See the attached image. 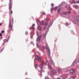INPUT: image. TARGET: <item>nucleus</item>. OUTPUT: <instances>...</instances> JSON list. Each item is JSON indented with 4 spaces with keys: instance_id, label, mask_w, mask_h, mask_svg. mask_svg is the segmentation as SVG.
<instances>
[{
    "instance_id": "f257e3e1",
    "label": "nucleus",
    "mask_w": 79,
    "mask_h": 79,
    "mask_svg": "<svg viewBox=\"0 0 79 79\" xmlns=\"http://www.w3.org/2000/svg\"><path fill=\"white\" fill-rule=\"evenodd\" d=\"M46 49L47 50V51L48 52V55L50 56V48H49V47L48 46H47L46 47Z\"/></svg>"
},
{
    "instance_id": "f03ea898",
    "label": "nucleus",
    "mask_w": 79,
    "mask_h": 79,
    "mask_svg": "<svg viewBox=\"0 0 79 79\" xmlns=\"http://www.w3.org/2000/svg\"><path fill=\"white\" fill-rule=\"evenodd\" d=\"M35 58L36 60H38V61H40V57H39V56H36Z\"/></svg>"
},
{
    "instance_id": "7ed1b4c3",
    "label": "nucleus",
    "mask_w": 79,
    "mask_h": 79,
    "mask_svg": "<svg viewBox=\"0 0 79 79\" xmlns=\"http://www.w3.org/2000/svg\"><path fill=\"white\" fill-rule=\"evenodd\" d=\"M36 23H37L38 25H41V23H40L39 20H36Z\"/></svg>"
},
{
    "instance_id": "20e7f679",
    "label": "nucleus",
    "mask_w": 79,
    "mask_h": 79,
    "mask_svg": "<svg viewBox=\"0 0 79 79\" xmlns=\"http://www.w3.org/2000/svg\"><path fill=\"white\" fill-rule=\"evenodd\" d=\"M52 74H53V75H54V74H56V71L55 70H52Z\"/></svg>"
},
{
    "instance_id": "39448f33",
    "label": "nucleus",
    "mask_w": 79,
    "mask_h": 79,
    "mask_svg": "<svg viewBox=\"0 0 79 79\" xmlns=\"http://www.w3.org/2000/svg\"><path fill=\"white\" fill-rule=\"evenodd\" d=\"M37 42H40V36H38L37 39Z\"/></svg>"
},
{
    "instance_id": "423d86ee",
    "label": "nucleus",
    "mask_w": 79,
    "mask_h": 79,
    "mask_svg": "<svg viewBox=\"0 0 79 79\" xmlns=\"http://www.w3.org/2000/svg\"><path fill=\"white\" fill-rule=\"evenodd\" d=\"M70 73H71V74H73V73H74V70H73V69H71L70 70Z\"/></svg>"
},
{
    "instance_id": "0eeeda50",
    "label": "nucleus",
    "mask_w": 79,
    "mask_h": 79,
    "mask_svg": "<svg viewBox=\"0 0 79 79\" xmlns=\"http://www.w3.org/2000/svg\"><path fill=\"white\" fill-rule=\"evenodd\" d=\"M37 29H38V30H39V31H41V27H40V26H39L38 27Z\"/></svg>"
},
{
    "instance_id": "6e6552de",
    "label": "nucleus",
    "mask_w": 79,
    "mask_h": 79,
    "mask_svg": "<svg viewBox=\"0 0 79 79\" xmlns=\"http://www.w3.org/2000/svg\"><path fill=\"white\" fill-rule=\"evenodd\" d=\"M73 8H77V7H78V6L76 5H74L73 6Z\"/></svg>"
},
{
    "instance_id": "1a4fd4ad",
    "label": "nucleus",
    "mask_w": 79,
    "mask_h": 79,
    "mask_svg": "<svg viewBox=\"0 0 79 79\" xmlns=\"http://www.w3.org/2000/svg\"><path fill=\"white\" fill-rule=\"evenodd\" d=\"M40 69H42L43 68V66H42V64H40Z\"/></svg>"
},
{
    "instance_id": "9d476101",
    "label": "nucleus",
    "mask_w": 79,
    "mask_h": 79,
    "mask_svg": "<svg viewBox=\"0 0 79 79\" xmlns=\"http://www.w3.org/2000/svg\"><path fill=\"white\" fill-rule=\"evenodd\" d=\"M50 63H51V64H54V62H53L52 60H50Z\"/></svg>"
},
{
    "instance_id": "9b49d317",
    "label": "nucleus",
    "mask_w": 79,
    "mask_h": 79,
    "mask_svg": "<svg viewBox=\"0 0 79 79\" xmlns=\"http://www.w3.org/2000/svg\"><path fill=\"white\" fill-rule=\"evenodd\" d=\"M10 39V36H8V37L6 41V42H8V40H9V39Z\"/></svg>"
},
{
    "instance_id": "f8f14e48",
    "label": "nucleus",
    "mask_w": 79,
    "mask_h": 79,
    "mask_svg": "<svg viewBox=\"0 0 79 79\" xmlns=\"http://www.w3.org/2000/svg\"><path fill=\"white\" fill-rule=\"evenodd\" d=\"M42 24L43 25H45V26H46V25H47L48 24V23H45V22H44L43 23H42Z\"/></svg>"
},
{
    "instance_id": "ddd939ff",
    "label": "nucleus",
    "mask_w": 79,
    "mask_h": 79,
    "mask_svg": "<svg viewBox=\"0 0 79 79\" xmlns=\"http://www.w3.org/2000/svg\"><path fill=\"white\" fill-rule=\"evenodd\" d=\"M68 14V13L66 12H64L63 13V14L64 15H66Z\"/></svg>"
},
{
    "instance_id": "4468645a",
    "label": "nucleus",
    "mask_w": 79,
    "mask_h": 79,
    "mask_svg": "<svg viewBox=\"0 0 79 79\" xmlns=\"http://www.w3.org/2000/svg\"><path fill=\"white\" fill-rule=\"evenodd\" d=\"M51 23H50V24L49 25V26H52V24H53V21H51Z\"/></svg>"
},
{
    "instance_id": "2eb2a0df",
    "label": "nucleus",
    "mask_w": 79,
    "mask_h": 79,
    "mask_svg": "<svg viewBox=\"0 0 79 79\" xmlns=\"http://www.w3.org/2000/svg\"><path fill=\"white\" fill-rule=\"evenodd\" d=\"M45 20H46V21L47 22H48V18H46L45 19Z\"/></svg>"
},
{
    "instance_id": "dca6fc26",
    "label": "nucleus",
    "mask_w": 79,
    "mask_h": 79,
    "mask_svg": "<svg viewBox=\"0 0 79 79\" xmlns=\"http://www.w3.org/2000/svg\"><path fill=\"white\" fill-rule=\"evenodd\" d=\"M35 68H38L39 66L38 65L36 64L35 65Z\"/></svg>"
},
{
    "instance_id": "f3484780",
    "label": "nucleus",
    "mask_w": 79,
    "mask_h": 79,
    "mask_svg": "<svg viewBox=\"0 0 79 79\" xmlns=\"http://www.w3.org/2000/svg\"><path fill=\"white\" fill-rule=\"evenodd\" d=\"M48 64H49L48 62L47 61L46 62V65H48Z\"/></svg>"
},
{
    "instance_id": "a211bd4d",
    "label": "nucleus",
    "mask_w": 79,
    "mask_h": 79,
    "mask_svg": "<svg viewBox=\"0 0 79 79\" xmlns=\"http://www.w3.org/2000/svg\"><path fill=\"white\" fill-rule=\"evenodd\" d=\"M4 32H5V31H4L3 30L2 31H1L2 34H3V33H4Z\"/></svg>"
},
{
    "instance_id": "6ab92c4d",
    "label": "nucleus",
    "mask_w": 79,
    "mask_h": 79,
    "mask_svg": "<svg viewBox=\"0 0 79 79\" xmlns=\"http://www.w3.org/2000/svg\"><path fill=\"white\" fill-rule=\"evenodd\" d=\"M72 3H76V2H75V1L73 0L72 1Z\"/></svg>"
},
{
    "instance_id": "aec40b11",
    "label": "nucleus",
    "mask_w": 79,
    "mask_h": 79,
    "mask_svg": "<svg viewBox=\"0 0 79 79\" xmlns=\"http://www.w3.org/2000/svg\"><path fill=\"white\" fill-rule=\"evenodd\" d=\"M58 8V6H56L54 8V10H56Z\"/></svg>"
},
{
    "instance_id": "412c9836",
    "label": "nucleus",
    "mask_w": 79,
    "mask_h": 79,
    "mask_svg": "<svg viewBox=\"0 0 79 79\" xmlns=\"http://www.w3.org/2000/svg\"><path fill=\"white\" fill-rule=\"evenodd\" d=\"M48 67L49 68H50V69H52V67L50 65H49Z\"/></svg>"
},
{
    "instance_id": "4be33fe9",
    "label": "nucleus",
    "mask_w": 79,
    "mask_h": 79,
    "mask_svg": "<svg viewBox=\"0 0 79 79\" xmlns=\"http://www.w3.org/2000/svg\"><path fill=\"white\" fill-rule=\"evenodd\" d=\"M42 15H45V13L43 12L42 13Z\"/></svg>"
},
{
    "instance_id": "5701e85b",
    "label": "nucleus",
    "mask_w": 79,
    "mask_h": 79,
    "mask_svg": "<svg viewBox=\"0 0 79 79\" xmlns=\"http://www.w3.org/2000/svg\"><path fill=\"white\" fill-rule=\"evenodd\" d=\"M74 77H72L70 78V79H74Z\"/></svg>"
},
{
    "instance_id": "b1692460",
    "label": "nucleus",
    "mask_w": 79,
    "mask_h": 79,
    "mask_svg": "<svg viewBox=\"0 0 79 79\" xmlns=\"http://www.w3.org/2000/svg\"><path fill=\"white\" fill-rule=\"evenodd\" d=\"M51 6L53 7V6H54V4L52 3L51 4Z\"/></svg>"
},
{
    "instance_id": "393cba45",
    "label": "nucleus",
    "mask_w": 79,
    "mask_h": 79,
    "mask_svg": "<svg viewBox=\"0 0 79 79\" xmlns=\"http://www.w3.org/2000/svg\"><path fill=\"white\" fill-rule=\"evenodd\" d=\"M54 9H55V8L53 7H52L51 9V10H54Z\"/></svg>"
},
{
    "instance_id": "a878e982",
    "label": "nucleus",
    "mask_w": 79,
    "mask_h": 79,
    "mask_svg": "<svg viewBox=\"0 0 79 79\" xmlns=\"http://www.w3.org/2000/svg\"><path fill=\"white\" fill-rule=\"evenodd\" d=\"M48 79V77L47 76H46L45 77V79Z\"/></svg>"
},
{
    "instance_id": "bb28decb",
    "label": "nucleus",
    "mask_w": 79,
    "mask_h": 79,
    "mask_svg": "<svg viewBox=\"0 0 79 79\" xmlns=\"http://www.w3.org/2000/svg\"><path fill=\"white\" fill-rule=\"evenodd\" d=\"M31 28L33 30H34V27H31Z\"/></svg>"
},
{
    "instance_id": "cd10ccee",
    "label": "nucleus",
    "mask_w": 79,
    "mask_h": 79,
    "mask_svg": "<svg viewBox=\"0 0 79 79\" xmlns=\"http://www.w3.org/2000/svg\"><path fill=\"white\" fill-rule=\"evenodd\" d=\"M3 49H4V48H3L1 50V52H2L3 50Z\"/></svg>"
},
{
    "instance_id": "c85d7f7f",
    "label": "nucleus",
    "mask_w": 79,
    "mask_h": 79,
    "mask_svg": "<svg viewBox=\"0 0 79 79\" xmlns=\"http://www.w3.org/2000/svg\"><path fill=\"white\" fill-rule=\"evenodd\" d=\"M6 39H4V40H3V42H4V43H5V42H6Z\"/></svg>"
},
{
    "instance_id": "c756f323",
    "label": "nucleus",
    "mask_w": 79,
    "mask_h": 79,
    "mask_svg": "<svg viewBox=\"0 0 79 79\" xmlns=\"http://www.w3.org/2000/svg\"><path fill=\"white\" fill-rule=\"evenodd\" d=\"M5 44V43L3 42V43L2 44V45H4Z\"/></svg>"
},
{
    "instance_id": "7c9ffc66",
    "label": "nucleus",
    "mask_w": 79,
    "mask_h": 79,
    "mask_svg": "<svg viewBox=\"0 0 79 79\" xmlns=\"http://www.w3.org/2000/svg\"><path fill=\"white\" fill-rule=\"evenodd\" d=\"M25 34H26V35H27V34H28V32H25Z\"/></svg>"
},
{
    "instance_id": "2f4dec72",
    "label": "nucleus",
    "mask_w": 79,
    "mask_h": 79,
    "mask_svg": "<svg viewBox=\"0 0 79 79\" xmlns=\"http://www.w3.org/2000/svg\"><path fill=\"white\" fill-rule=\"evenodd\" d=\"M0 37L2 36V33H0Z\"/></svg>"
},
{
    "instance_id": "473e14b6",
    "label": "nucleus",
    "mask_w": 79,
    "mask_h": 79,
    "mask_svg": "<svg viewBox=\"0 0 79 79\" xmlns=\"http://www.w3.org/2000/svg\"><path fill=\"white\" fill-rule=\"evenodd\" d=\"M68 13L69 14H70V13H71V12L70 11H69L68 12Z\"/></svg>"
},
{
    "instance_id": "72a5a7b5",
    "label": "nucleus",
    "mask_w": 79,
    "mask_h": 79,
    "mask_svg": "<svg viewBox=\"0 0 79 79\" xmlns=\"http://www.w3.org/2000/svg\"><path fill=\"white\" fill-rule=\"evenodd\" d=\"M43 37L44 38H45V35H43Z\"/></svg>"
},
{
    "instance_id": "f704fd0d",
    "label": "nucleus",
    "mask_w": 79,
    "mask_h": 79,
    "mask_svg": "<svg viewBox=\"0 0 79 79\" xmlns=\"http://www.w3.org/2000/svg\"><path fill=\"white\" fill-rule=\"evenodd\" d=\"M37 47H39V44H37Z\"/></svg>"
},
{
    "instance_id": "c9c22d12",
    "label": "nucleus",
    "mask_w": 79,
    "mask_h": 79,
    "mask_svg": "<svg viewBox=\"0 0 79 79\" xmlns=\"http://www.w3.org/2000/svg\"><path fill=\"white\" fill-rule=\"evenodd\" d=\"M35 26V24H33L32 25V27H33V26Z\"/></svg>"
},
{
    "instance_id": "e433bc0d",
    "label": "nucleus",
    "mask_w": 79,
    "mask_h": 79,
    "mask_svg": "<svg viewBox=\"0 0 79 79\" xmlns=\"http://www.w3.org/2000/svg\"><path fill=\"white\" fill-rule=\"evenodd\" d=\"M10 28L11 29V28H12V26L11 25L10 26Z\"/></svg>"
},
{
    "instance_id": "4c0bfd02",
    "label": "nucleus",
    "mask_w": 79,
    "mask_h": 79,
    "mask_svg": "<svg viewBox=\"0 0 79 79\" xmlns=\"http://www.w3.org/2000/svg\"><path fill=\"white\" fill-rule=\"evenodd\" d=\"M76 3H79V1H78L77 2H76Z\"/></svg>"
},
{
    "instance_id": "58836bf2",
    "label": "nucleus",
    "mask_w": 79,
    "mask_h": 79,
    "mask_svg": "<svg viewBox=\"0 0 79 79\" xmlns=\"http://www.w3.org/2000/svg\"><path fill=\"white\" fill-rule=\"evenodd\" d=\"M60 10H58L57 11V12H58V13H59V12H60Z\"/></svg>"
},
{
    "instance_id": "ea45409f",
    "label": "nucleus",
    "mask_w": 79,
    "mask_h": 79,
    "mask_svg": "<svg viewBox=\"0 0 79 79\" xmlns=\"http://www.w3.org/2000/svg\"><path fill=\"white\" fill-rule=\"evenodd\" d=\"M42 64H44V62H42Z\"/></svg>"
},
{
    "instance_id": "a19ab883",
    "label": "nucleus",
    "mask_w": 79,
    "mask_h": 79,
    "mask_svg": "<svg viewBox=\"0 0 79 79\" xmlns=\"http://www.w3.org/2000/svg\"><path fill=\"white\" fill-rule=\"evenodd\" d=\"M60 70H61V69H58V70H59V71H60Z\"/></svg>"
},
{
    "instance_id": "79ce46f5",
    "label": "nucleus",
    "mask_w": 79,
    "mask_h": 79,
    "mask_svg": "<svg viewBox=\"0 0 79 79\" xmlns=\"http://www.w3.org/2000/svg\"><path fill=\"white\" fill-rule=\"evenodd\" d=\"M77 21H78V23H79V20H77Z\"/></svg>"
},
{
    "instance_id": "37998d69",
    "label": "nucleus",
    "mask_w": 79,
    "mask_h": 79,
    "mask_svg": "<svg viewBox=\"0 0 79 79\" xmlns=\"http://www.w3.org/2000/svg\"><path fill=\"white\" fill-rule=\"evenodd\" d=\"M2 23H0V26H2Z\"/></svg>"
},
{
    "instance_id": "c03bdc74",
    "label": "nucleus",
    "mask_w": 79,
    "mask_h": 79,
    "mask_svg": "<svg viewBox=\"0 0 79 79\" xmlns=\"http://www.w3.org/2000/svg\"><path fill=\"white\" fill-rule=\"evenodd\" d=\"M46 29V28L45 27L44 28V30H45Z\"/></svg>"
},
{
    "instance_id": "a18cd8bd",
    "label": "nucleus",
    "mask_w": 79,
    "mask_h": 79,
    "mask_svg": "<svg viewBox=\"0 0 79 79\" xmlns=\"http://www.w3.org/2000/svg\"><path fill=\"white\" fill-rule=\"evenodd\" d=\"M69 24L68 23H66V26H68Z\"/></svg>"
},
{
    "instance_id": "49530a36",
    "label": "nucleus",
    "mask_w": 79,
    "mask_h": 79,
    "mask_svg": "<svg viewBox=\"0 0 79 79\" xmlns=\"http://www.w3.org/2000/svg\"><path fill=\"white\" fill-rule=\"evenodd\" d=\"M10 22L9 23V27H10Z\"/></svg>"
},
{
    "instance_id": "de8ad7c7",
    "label": "nucleus",
    "mask_w": 79,
    "mask_h": 79,
    "mask_svg": "<svg viewBox=\"0 0 79 79\" xmlns=\"http://www.w3.org/2000/svg\"><path fill=\"white\" fill-rule=\"evenodd\" d=\"M57 79H60V78L58 77L57 78Z\"/></svg>"
},
{
    "instance_id": "09e8293b",
    "label": "nucleus",
    "mask_w": 79,
    "mask_h": 79,
    "mask_svg": "<svg viewBox=\"0 0 79 79\" xmlns=\"http://www.w3.org/2000/svg\"><path fill=\"white\" fill-rule=\"evenodd\" d=\"M43 48L44 49V48H45V47H43Z\"/></svg>"
},
{
    "instance_id": "8fccbe9b",
    "label": "nucleus",
    "mask_w": 79,
    "mask_h": 79,
    "mask_svg": "<svg viewBox=\"0 0 79 79\" xmlns=\"http://www.w3.org/2000/svg\"><path fill=\"white\" fill-rule=\"evenodd\" d=\"M2 39V37H1V38H0V39Z\"/></svg>"
},
{
    "instance_id": "3c124183",
    "label": "nucleus",
    "mask_w": 79,
    "mask_h": 79,
    "mask_svg": "<svg viewBox=\"0 0 79 79\" xmlns=\"http://www.w3.org/2000/svg\"><path fill=\"white\" fill-rule=\"evenodd\" d=\"M37 35H39V34H38V32H37Z\"/></svg>"
},
{
    "instance_id": "603ef678",
    "label": "nucleus",
    "mask_w": 79,
    "mask_h": 79,
    "mask_svg": "<svg viewBox=\"0 0 79 79\" xmlns=\"http://www.w3.org/2000/svg\"><path fill=\"white\" fill-rule=\"evenodd\" d=\"M32 43H33V42H31V44H32Z\"/></svg>"
},
{
    "instance_id": "864d4df0",
    "label": "nucleus",
    "mask_w": 79,
    "mask_h": 79,
    "mask_svg": "<svg viewBox=\"0 0 79 79\" xmlns=\"http://www.w3.org/2000/svg\"><path fill=\"white\" fill-rule=\"evenodd\" d=\"M13 13V12L12 11H11V13Z\"/></svg>"
},
{
    "instance_id": "5fc2aeb1",
    "label": "nucleus",
    "mask_w": 79,
    "mask_h": 79,
    "mask_svg": "<svg viewBox=\"0 0 79 79\" xmlns=\"http://www.w3.org/2000/svg\"><path fill=\"white\" fill-rule=\"evenodd\" d=\"M52 11H53V10H51V12H52Z\"/></svg>"
},
{
    "instance_id": "6e6d98bb",
    "label": "nucleus",
    "mask_w": 79,
    "mask_h": 79,
    "mask_svg": "<svg viewBox=\"0 0 79 79\" xmlns=\"http://www.w3.org/2000/svg\"><path fill=\"white\" fill-rule=\"evenodd\" d=\"M9 8H10V6H9Z\"/></svg>"
},
{
    "instance_id": "4d7b16f0",
    "label": "nucleus",
    "mask_w": 79,
    "mask_h": 79,
    "mask_svg": "<svg viewBox=\"0 0 79 79\" xmlns=\"http://www.w3.org/2000/svg\"><path fill=\"white\" fill-rule=\"evenodd\" d=\"M11 5H10V8H11Z\"/></svg>"
},
{
    "instance_id": "13d9d810",
    "label": "nucleus",
    "mask_w": 79,
    "mask_h": 79,
    "mask_svg": "<svg viewBox=\"0 0 79 79\" xmlns=\"http://www.w3.org/2000/svg\"><path fill=\"white\" fill-rule=\"evenodd\" d=\"M78 17H79V15H78Z\"/></svg>"
},
{
    "instance_id": "bf43d9fd",
    "label": "nucleus",
    "mask_w": 79,
    "mask_h": 79,
    "mask_svg": "<svg viewBox=\"0 0 79 79\" xmlns=\"http://www.w3.org/2000/svg\"><path fill=\"white\" fill-rule=\"evenodd\" d=\"M13 21V20H12Z\"/></svg>"
},
{
    "instance_id": "052dcab7",
    "label": "nucleus",
    "mask_w": 79,
    "mask_h": 79,
    "mask_svg": "<svg viewBox=\"0 0 79 79\" xmlns=\"http://www.w3.org/2000/svg\"><path fill=\"white\" fill-rule=\"evenodd\" d=\"M41 72H42V71H41Z\"/></svg>"
}]
</instances>
